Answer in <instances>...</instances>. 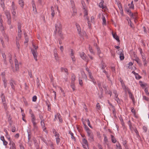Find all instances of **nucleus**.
<instances>
[{"label": "nucleus", "mask_w": 149, "mask_h": 149, "mask_svg": "<svg viewBox=\"0 0 149 149\" xmlns=\"http://www.w3.org/2000/svg\"><path fill=\"white\" fill-rule=\"evenodd\" d=\"M62 26L60 22L57 20L56 23L55 24V30L54 31L56 33L58 30V33L61 39H63V37L62 34Z\"/></svg>", "instance_id": "1"}, {"label": "nucleus", "mask_w": 149, "mask_h": 149, "mask_svg": "<svg viewBox=\"0 0 149 149\" xmlns=\"http://www.w3.org/2000/svg\"><path fill=\"white\" fill-rule=\"evenodd\" d=\"M1 99L3 106V107L4 108V109L5 111H6L8 109V107L6 102L5 97L3 93H1Z\"/></svg>", "instance_id": "2"}, {"label": "nucleus", "mask_w": 149, "mask_h": 149, "mask_svg": "<svg viewBox=\"0 0 149 149\" xmlns=\"http://www.w3.org/2000/svg\"><path fill=\"white\" fill-rule=\"evenodd\" d=\"M14 58H15L14 62L15 69V70L13 66L12 67V69H13V72H15L18 71L19 70V64H21V63H19L18 61L16 58V56L15 55Z\"/></svg>", "instance_id": "3"}, {"label": "nucleus", "mask_w": 149, "mask_h": 149, "mask_svg": "<svg viewBox=\"0 0 149 149\" xmlns=\"http://www.w3.org/2000/svg\"><path fill=\"white\" fill-rule=\"evenodd\" d=\"M33 46L34 48V49H31L33 55L34 56V58L36 61H37V50L36 49L38 48V47L36 46L35 45H33Z\"/></svg>", "instance_id": "4"}, {"label": "nucleus", "mask_w": 149, "mask_h": 149, "mask_svg": "<svg viewBox=\"0 0 149 149\" xmlns=\"http://www.w3.org/2000/svg\"><path fill=\"white\" fill-rule=\"evenodd\" d=\"M9 84L13 90L15 91V87L14 84H16V82L13 78H11L9 81Z\"/></svg>", "instance_id": "5"}, {"label": "nucleus", "mask_w": 149, "mask_h": 149, "mask_svg": "<svg viewBox=\"0 0 149 149\" xmlns=\"http://www.w3.org/2000/svg\"><path fill=\"white\" fill-rule=\"evenodd\" d=\"M118 51L119 52L118 54L120 55V59L121 60H123L124 58L123 51L121 49H119Z\"/></svg>", "instance_id": "6"}, {"label": "nucleus", "mask_w": 149, "mask_h": 149, "mask_svg": "<svg viewBox=\"0 0 149 149\" xmlns=\"http://www.w3.org/2000/svg\"><path fill=\"white\" fill-rule=\"evenodd\" d=\"M32 5L33 8V13L36 14L37 13V10L36 9V5L35 4V2L34 0H32Z\"/></svg>", "instance_id": "7"}, {"label": "nucleus", "mask_w": 149, "mask_h": 149, "mask_svg": "<svg viewBox=\"0 0 149 149\" xmlns=\"http://www.w3.org/2000/svg\"><path fill=\"white\" fill-rule=\"evenodd\" d=\"M125 10L127 12L128 14L131 17H133L134 16H135V15H134L133 13H132L131 11L129 8H125Z\"/></svg>", "instance_id": "8"}, {"label": "nucleus", "mask_w": 149, "mask_h": 149, "mask_svg": "<svg viewBox=\"0 0 149 149\" xmlns=\"http://www.w3.org/2000/svg\"><path fill=\"white\" fill-rule=\"evenodd\" d=\"M44 120H41V126L43 130L44 131H45V132H47V130H46V128L45 126V124L44 122Z\"/></svg>", "instance_id": "9"}, {"label": "nucleus", "mask_w": 149, "mask_h": 149, "mask_svg": "<svg viewBox=\"0 0 149 149\" xmlns=\"http://www.w3.org/2000/svg\"><path fill=\"white\" fill-rule=\"evenodd\" d=\"M3 36L4 37L5 39L7 42L9 41V36L5 32V31L3 32L2 33Z\"/></svg>", "instance_id": "10"}, {"label": "nucleus", "mask_w": 149, "mask_h": 149, "mask_svg": "<svg viewBox=\"0 0 149 149\" xmlns=\"http://www.w3.org/2000/svg\"><path fill=\"white\" fill-rule=\"evenodd\" d=\"M104 1L103 0H101V1L99 3V6L100 8H102V9L105 8L106 7L105 6H104Z\"/></svg>", "instance_id": "11"}, {"label": "nucleus", "mask_w": 149, "mask_h": 149, "mask_svg": "<svg viewBox=\"0 0 149 149\" xmlns=\"http://www.w3.org/2000/svg\"><path fill=\"white\" fill-rule=\"evenodd\" d=\"M5 14L7 18L8 19H11V17L10 12L8 11H6L5 12Z\"/></svg>", "instance_id": "12"}, {"label": "nucleus", "mask_w": 149, "mask_h": 149, "mask_svg": "<svg viewBox=\"0 0 149 149\" xmlns=\"http://www.w3.org/2000/svg\"><path fill=\"white\" fill-rule=\"evenodd\" d=\"M80 55L81 58L84 60H86V56L84 52H82L80 54Z\"/></svg>", "instance_id": "13"}, {"label": "nucleus", "mask_w": 149, "mask_h": 149, "mask_svg": "<svg viewBox=\"0 0 149 149\" xmlns=\"http://www.w3.org/2000/svg\"><path fill=\"white\" fill-rule=\"evenodd\" d=\"M0 139L3 141V144L4 146H6L8 144V142L5 140L4 136H1L0 137Z\"/></svg>", "instance_id": "14"}, {"label": "nucleus", "mask_w": 149, "mask_h": 149, "mask_svg": "<svg viewBox=\"0 0 149 149\" xmlns=\"http://www.w3.org/2000/svg\"><path fill=\"white\" fill-rule=\"evenodd\" d=\"M112 35L114 38L118 42H120V40L119 39V37L117 35L116 33H112Z\"/></svg>", "instance_id": "15"}, {"label": "nucleus", "mask_w": 149, "mask_h": 149, "mask_svg": "<svg viewBox=\"0 0 149 149\" xmlns=\"http://www.w3.org/2000/svg\"><path fill=\"white\" fill-rule=\"evenodd\" d=\"M54 57L56 60L57 61L58 60V58L56 49L54 50Z\"/></svg>", "instance_id": "16"}, {"label": "nucleus", "mask_w": 149, "mask_h": 149, "mask_svg": "<svg viewBox=\"0 0 149 149\" xmlns=\"http://www.w3.org/2000/svg\"><path fill=\"white\" fill-rule=\"evenodd\" d=\"M128 93L129 95V96H130V98H131L132 99L133 102V103H134V97L132 93L130 91H128Z\"/></svg>", "instance_id": "17"}, {"label": "nucleus", "mask_w": 149, "mask_h": 149, "mask_svg": "<svg viewBox=\"0 0 149 149\" xmlns=\"http://www.w3.org/2000/svg\"><path fill=\"white\" fill-rule=\"evenodd\" d=\"M2 80L3 81V84L4 88H6L7 86V81L6 79V78H3L2 79Z\"/></svg>", "instance_id": "18"}, {"label": "nucleus", "mask_w": 149, "mask_h": 149, "mask_svg": "<svg viewBox=\"0 0 149 149\" xmlns=\"http://www.w3.org/2000/svg\"><path fill=\"white\" fill-rule=\"evenodd\" d=\"M22 32L18 33V37H16V40L19 41L20 40L21 38Z\"/></svg>", "instance_id": "19"}, {"label": "nucleus", "mask_w": 149, "mask_h": 149, "mask_svg": "<svg viewBox=\"0 0 149 149\" xmlns=\"http://www.w3.org/2000/svg\"><path fill=\"white\" fill-rule=\"evenodd\" d=\"M139 65V66L142 65V64L140 62V60L138 57H136L135 59L134 60Z\"/></svg>", "instance_id": "20"}, {"label": "nucleus", "mask_w": 149, "mask_h": 149, "mask_svg": "<svg viewBox=\"0 0 149 149\" xmlns=\"http://www.w3.org/2000/svg\"><path fill=\"white\" fill-rule=\"evenodd\" d=\"M12 14L13 15V18L14 17H15V15L16 14V12L15 9V8H14L13 6L12 7Z\"/></svg>", "instance_id": "21"}, {"label": "nucleus", "mask_w": 149, "mask_h": 149, "mask_svg": "<svg viewBox=\"0 0 149 149\" xmlns=\"http://www.w3.org/2000/svg\"><path fill=\"white\" fill-rule=\"evenodd\" d=\"M24 1L23 0H19V3L20 6L23 8L24 6Z\"/></svg>", "instance_id": "22"}, {"label": "nucleus", "mask_w": 149, "mask_h": 149, "mask_svg": "<svg viewBox=\"0 0 149 149\" xmlns=\"http://www.w3.org/2000/svg\"><path fill=\"white\" fill-rule=\"evenodd\" d=\"M24 35L25 36V41L24 42V43H27L29 41V38L27 36V33H24Z\"/></svg>", "instance_id": "23"}, {"label": "nucleus", "mask_w": 149, "mask_h": 149, "mask_svg": "<svg viewBox=\"0 0 149 149\" xmlns=\"http://www.w3.org/2000/svg\"><path fill=\"white\" fill-rule=\"evenodd\" d=\"M48 145L52 148V149H54V144L51 141H48Z\"/></svg>", "instance_id": "24"}, {"label": "nucleus", "mask_w": 149, "mask_h": 149, "mask_svg": "<svg viewBox=\"0 0 149 149\" xmlns=\"http://www.w3.org/2000/svg\"><path fill=\"white\" fill-rule=\"evenodd\" d=\"M76 25L77 29V30L79 34H80L81 32V29L79 25L77 23L76 24Z\"/></svg>", "instance_id": "25"}, {"label": "nucleus", "mask_w": 149, "mask_h": 149, "mask_svg": "<svg viewBox=\"0 0 149 149\" xmlns=\"http://www.w3.org/2000/svg\"><path fill=\"white\" fill-rule=\"evenodd\" d=\"M33 141L34 142V145L37 149H38L39 148V144L37 142V141L36 139H34Z\"/></svg>", "instance_id": "26"}, {"label": "nucleus", "mask_w": 149, "mask_h": 149, "mask_svg": "<svg viewBox=\"0 0 149 149\" xmlns=\"http://www.w3.org/2000/svg\"><path fill=\"white\" fill-rule=\"evenodd\" d=\"M116 145V149H122V146L119 142Z\"/></svg>", "instance_id": "27"}, {"label": "nucleus", "mask_w": 149, "mask_h": 149, "mask_svg": "<svg viewBox=\"0 0 149 149\" xmlns=\"http://www.w3.org/2000/svg\"><path fill=\"white\" fill-rule=\"evenodd\" d=\"M111 138L112 142L113 143H115L116 142V140L113 135H111Z\"/></svg>", "instance_id": "28"}, {"label": "nucleus", "mask_w": 149, "mask_h": 149, "mask_svg": "<svg viewBox=\"0 0 149 149\" xmlns=\"http://www.w3.org/2000/svg\"><path fill=\"white\" fill-rule=\"evenodd\" d=\"M128 125L129 126L130 129L131 130H133V129L134 128L132 126V123H131L130 120H129L128 121Z\"/></svg>", "instance_id": "29"}, {"label": "nucleus", "mask_w": 149, "mask_h": 149, "mask_svg": "<svg viewBox=\"0 0 149 149\" xmlns=\"http://www.w3.org/2000/svg\"><path fill=\"white\" fill-rule=\"evenodd\" d=\"M70 3L72 8L74 9L75 7V3L74 1L73 0H71L70 1Z\"/></svg>", "instance_id": "30"}, {"label": "nucleus", "mask_w": 149, "mask_h": 149, "mask_svg": "<svg viewBox=\"0 0 149 149\" xmlns=\"http://www.w3.org/2000/svg\"><path fill=\"white\" fill-rule=\"evenodd\" d=\"M18 33L22 32L21 31V24H18Z\"/></svg>", "instance_id": "31"}, {"label": "nucleus", "mask_w": 149, "mask_h": 149, "mask_svg": "<svg viewBox=\"0 0 149 149\" xmlns=\"http://www.w3.org/2000/svg\"><path fill=\"white\" fill-rule=\"evenodd\" d=\"M84 17H85L86 16L88 15V11L85 8H84Z\"/></svg>", "instance_id": "32"}, {"label": "nucleus", "mask_w": 149, "mask_h": 149, "mask_svg": "<svg viewBox=\"0 0 149 149\" xmlns=\"http://www.w3.org/2000/svg\"><path fill=\"white\" fill-rule=\"evenodd\" d=\"M83 124L84 125V128H85V129L86 130V131L87 132V131H90V130L88 127V126L86 125V124L83 123Z\"/></svg>", "instance_id": "33"}, {"label": "nucleus", "mask_w": 149, "mask_h": 149, "mask_svg": "<svg viewBox=\"0 0 149 149\" xmlns=\"http://www.w3.org/2000/svg\"><path fill=\"white\" fill-rule=\"evenodd\" d=\"M83 144L86 145V146L88 147L87 141L84 138L83 139Z\"/></svg>", "instance_id": "34"}, {"label": "nucleus", "mask_w": 149, "mask_h": 149, "mask_svg": "<svg viewBox=\"0 0 149 149\" xmlns=\"http://www.w3.org/2000/svg\"><path fill=\"white\" fill-rule=\"evenodd\" d=\"M0 29H1L2 32L4 31V27L3 25V24H0Z\"/></svg>", "instance_id": "35"}, {"label": "nucleus", "mask_w": 149, "mask_h": 149, "mask_svg": "<svg viewBox=\"0 0 149 149\" xmlns=\"http://www.w3.org/2000/svg\"><path fill=\"white\" fill-rule=\"evenodd\" d=\"M88 136L90 138L89 139L91 141H94V135L93 134H91V135H90V136Z\"/></svg>", "instance_id": "36"}, {"label": "nucleus", "mask_w": 149, "mask_h": 149, "mask_svg": "<svg viewBox=\"0 0 149 149\" xmlns=\"http://www.w3.org/2000/svg\"><path fill=\"white\" fill-rule=\"evenodd\" d=\"M74 83H71L70 86L71 88H72L73 91L75 90V86H74Z\"/></svg>", "instance_id": "37"}, {"label": "nucleus", "mask_w": 149, "mask_h": 149, "mask_svg": "<svg viewBox=\"0 0 149 149\" xmlns=\"http://www.w3.org/2000/svg\"><path fill=\"white\" fill-rule=\"evenodd\" d=\"M71 80L72 81L71 83H74V81L75 80V78L74 74H73L72 76Z\"/></svg>", "instance_id": "38"}, {"label": "nucleus", "mask_w": 149, "mask_h": 149, "mask_svg": "<svg viewBox=\"0 0 149 149\" xmlns=\"http://www.w3.org/2000/svg\"><path fill=\"white\" fill-rule=\"evenodd\" d=\"M69 133L71 135V138L73 139H74V140H75V137L74 136L73 134L70 131L69 132Z\"/></svg>", "instance_id": "39"}, {"label": "nucleus", "mask_w": 149, "mask_h": 149, "mask_svg": "<svg viewBox=\"0 0 149 149\" xmlns=\"http://www.w3.org/2000/svg\"><path fill=\"white\" fill-rule=\"evenodd\" d=\"M104 136V141L105 142V143H106L108 141V139L107 136L105 135V134H104L103 135Z\"/></svg>", "instance_id": "40"}, {"label": "nucleus", "mask_w": 149, "mask_h": 149, "mask_svg": "<svg viewBox=\"0 0 149 149\" xmlns=\"http://www.w3.org/2000/svg\"><path fill=\"white\" fill-rule=\"evenodd\" d=\"M130 5H131V6H130L129 8L130 9H134V5L133 4V1H132Z\"/></svg>", "instance_id": "41"}, {"label": "nucleus", "mask_w": 149, "mask_h": 149, "mask_svg": "<svg viewBox=\"0 0 149 149\" xmlns=\"http://www.w3.org/2000/svg\"><path fill=\"white\" fill-rule=\"evenodd\" d=\"M86 121H87V122H88V126L91 128H92V126H91V124H90V120H89L88 119H86Z\"/></svg>", "instance_id": "42"}, {"label": "nucleus", "mask_w": 149, "mask_h": 149, "mask_svg": "<svg viewBox=\"0 0 149 149\" xmlns=\"http://www.w3.org/2000/svg\"><path fill=\"white\" fill-rule=\"evenodd\" d=\"M9 145H10L12 147L15 146V143L12 141H10Z\"/></svg>", "instance_id": "43"}, {"label": "nucleus", "mask_w": 149, "mask_h": 149, "mask_svg": "<svg viewBox=\"0 0 149 149\" xmlns=\"http://www.w3.org/2000/svg\"><path fill=\"white\" fill-rule=\"evenodd\" d=\"M16 45H17V47L18 49H19V46H20V45L19 44V41L18 40H16Z\"/></svg>", "instance_id": "44"}, {"label": "nucleus", "mask_w": 149, "mask_h": 149, "mask_svg": "<svg viewBox=\"0 0 149 149\" xmlns=\"http://www.w3.org/2000/svg\"><path fill=\"white\" fill-rule=\"evenodd\" d=\"M135 77L136 79H139L141 78V77L140 76L138 73H137L136 75H135Z\"/></svg>", "instance_id": "45"}, {"label": "nucleus", "mask_w": 149, "mask_h": 149, "mask_svg": "<svg viewBox=\"0 0 149 149\" xmlns=\"http://www.w3.org/2000/svg\"><path fill=\"white\" fill-rule=\"evenodd\" d=\"M89 76L90 77V79L92 80H94V78H93V76L92 75V73L91 72H89V74H88Z\"/></svg>", "instance_id": "46"}, {"label": "nucleus", "mask_w": 149, "mask_h": 149, "mask_svg": "<svg viewBox=\"0 0 149 149\" xmlns=\"http://www.w3.org/2000/svg\"><path fill=\"white\" fill-rule=\"evenodd\" d=\"M28 141L29 142L30 139L31 138V133L29 132L28 131Z\"/></svg>", "instance_id": "47"}, {"label": "nucleus", "mask_w": 149, "mask_h": 149, "mask_svg": "<svg viewBox=\"0 0 149 149\" xmlns=\"http://www.w3.org/2000/svg\"><path fill=\"white\" fill-rule=\"evenodd\" d=\"M37 97L36 95L34 96L32 98V101L33 102H36V101Z\"/></svg>", "instance_id": "48"}, {"label": "nucleus", "mask_w": 149, "mask_h": 149, "mask_svg": "<svg viewBox=\"0 0 149 149\" xmlns=\"http://www.w3.org/2000/svg\"><path fill=\"white\" fill-rule=\"evenodd\" d=\"M131 112L134 114H136V112L135 110L134 109V108L133 107H132L131 108Z\"/></svg>", "instance_id": "49"}, {"label": "nucleus", "mask_w": 149, "mask_h": 149, "mask_svg": "<svg viewBox=\"0 0 149 149\" xmlns=\"http://www.w3.org/2000/svg\"><path fill=\"white\" fill-rule=\"evenodd\" d=\"M89 50L90 52L92 54H94V52H93V49L92 47H89Z\"/></svg>", "instance_id": "50"}, {"label": "nucleus", "mask_w": 149, "mask_h": 149, "mask_svg": "<svg viewBox=\"0 0 149 149\" xmlns=\"http://www.w3.org/2000/svg\"><path fill=\"white\" fill-rule=\"evenodd\" d=\"M86 19L88 20V26H89L91 25V24H90L89 18L88 16H86Z\"/></svg>", "instance_id": "51"}, {"label": "nucleus", "mask_w": 149, "mask_h": 149, "mask_svg": "<svg viewBox=\"0 0 149 149\" xmlns=\"http://www.w3.org/2000/svg\"><path fill=\"white\" fill-rule=\"evenodd\" d=\"M28 72L29 75V76H30V77L31 78H33V75H32L31 72V71L29 70L28 71Z\"/></svg>", "instance_id": "52"}, {"label": "nucleus", "mask_w": 149, "mask_h": 149, "mask_svg": "<svg viewBox=\"0 0 149 149\" xmlns=\"http://www.w3.org/2000/svg\"><path fill=\"white\" fill-rule=\"evenodd\" d=\"M56 143L57 144H58L59 143L60 139L59 138H56Z\"/></svg>", "instance_id": "53"}, {"label": "nucleus", "mask_w": 149, "mask_h": 149, "mask_svg": "<svg viewBox=\"0 0 149 149\" xmlns=\"http://www.w3.org/2000/svg\"><path fill=\"white\" fill-rule=\"evenodd\" d=\"M2 56L3 58V60L5 61V59H6V56L4 53H2Z\"/></svg>", "instance_id": "54"}, {"label": "nucleus", "mask_w": 149, "mask_h": 149, "mask_svg": "<svg viewBox=\"0 0 149 149\" xmlns=\"http://www.w3.org/2000/svg\"><path fill=\"white\" fill-rule=\"evenodd\" d=\"M113 93L115 94V97H117L118 96V95L117 93V91L116 90H114L113 91Z\"/></svg>", "instance_id": "55"}, {"label": "nucleus", "mask_w": 149, "mask_h": 149, "mask_svg": "<svg viewBox=\"0 0 149 149\" xmlns=\"http://www.w3.org/2000/svg\"><path fill=\"white\" fill-rule=\"evenodd\" d=\"M96 48L97 49V54H100L101 51H100V49L99 47H96Z\"/></svg>", "instance_id": "56"}, {"label": "nucleus", "mask_w": 149, "mask_h": 149, "mask_svg": "<svg viewBox=\"0 0 149 149\" xmlns=\"http://www.w3.org/2000/svg\"><path fill=\"white\" fill-rule=\"evenodd\" d=\"M7 22L9 25H10L11 24V19H8Z\"/></svg>", "instance_id": "57"}, {"label": "nucleus", "mask_w": 149, "mask_h": 149, "mask_svg": "<svg viewBox=\"0 0 149 149\" xmlns=\"http://www.w3.org/2000/svg\"><path fill=\"white\" fill-rule=\"evenodd\" d=\"M102 20L104 23L106 24V20L105 17L104 16H102Z\"/></svg>", "instance_id": "58"}, {"label": "nucleus", "mask_w": 149, "mask_h": 149, "mask_svg": "<svg viewBox=\"0 0 149 149\" xmlns=\"http://www.w3.org/2000/svg\"><path fill=\"white\" fill-rule=\"evenodd\" d=\"M100 105L99 103H98L96 105V107L98 109H100Z\"/></svg>", "instance_id": "59"}, {"label": "nucleus", "mask_w": 149, "mask_h": 149, "mask_svg": "<svg viewBox=\"0 0 149 149\" xmlns=\"http://www.w3.org/2000/svg\"><path fill=\"white\" fill-rule=\"evenodd\" d=\"M118 6L120 10H123L121 4L120 3H119V4H118Z\"/></svg>", "instance_id": "60"}, {"label": "nucleus", "mask_w": 149, "mask_h": 149, "mask_svg": "<svg viewBox=\"0 0 149 149\" xmlns=\"http://www.w3.org/2000/svg\"><path fill=\"white\" fill-rule=\"evenodd\" d=\"M143 99L147 101H148L149 100L148 98L145 96H143Z\"/></svg>", "instance_id": "61"}, {"label": "nucleus", "mask_w": 149, "mask_h": 149, "mask_svg": "<svg viewBox=\"0 0 149 149\" xmlns=\"http://www.w3.org/2000/svg\"><path fill=\"white\" fill-rule=\"evenodd\" d=\"M128 23L129 24L130 23V26L131 27L133 28V24H132V22L130 20V21L128 22Z\"/></svg>", "instance_id": "62"}, {"label": "nucleus", "mask_w": 149, "mask_h": 149, "mask_svg": "<svg viewBox=\"0 0 149 149\" xmlns=\"http://www.w3.org/2000/svg\"><path fill=\"white\" fill-rule=\"evenodd\" d=\"M115 100L118 103H120V99L119 98L117 97H116V99H115Z\"/></svg>", "instance_id": "63"}, {"label": "nucleus", "mask_w": 149, "mask_h": 149, "mask_svg": "<svg viewBox=\"0 0 149 149\" xmlns=\"http://www.w3.org/2000/svg\"><path fill=\"white\" fill-rule=\"evenodd\" d=\"M87 134L88 135V136H89L91 134H93L92 132H90V131H87Z\"/></svg>", "instance_id": "64"}]
</instances>
